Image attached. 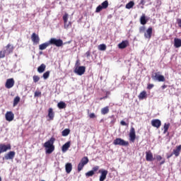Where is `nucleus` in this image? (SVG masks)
<instances>
[{
  "label": "nucleus",
  "instance_id": "nucleus-1",
  "mask_svg": "<svg viewBox=\"0 0 181 181\" xmlns=\"http://www.w3.org/2000/svg\"><path fill=\"white\" fill-rule=\"evenodd\" d=\"M54 141H56V139L54 137H51L49 140L46 141L44 144V148H47L46 153H52L53 151H54Z\"/></svg>",
  "mask_w": 181,
  "mask_h": 181
},
{
  "label": "nucleus",
  "instance_id": "nucleus-2",
  "mask_svg": "<svg viewBox=\"0 0 181 181\" xmlns=\"http://www.w3.org/2000/svg\"><path fill=\"white\" fill-rule=\"evenodd\" d=\"M151 78L154 81L165 82L166 79L163 75H160V72H155L151 74Z\"/></svg>",
  "mask_w": 181,
  "mask_h": 181
},
{
  "label": "nucleus",
  "instance_id": "nucleus-3",
  "mask_svg": "<svg viewBox=\"0 0 181 181\" xmlns=\"http://www.w3.org/2000/svg\"><path fill=\"white\" fill-rule=\"evenodd\" d=\"M90 162V160H88V157L85 156L81 158L80 163L78 165V172H81L83 170V168L87 165Z\"/></svg>",
  "mask_w": 181,
  "mask_h": 181
},
{
  "label": "nucleus",
  "instance_id": "nucleus-4",
  "mask_svg": "<svg viewBox=\"0 0 181 181\" xmlns=\"http://www.w3.org/2000/svg\"><path fill=\"white\" fill-rule=\"evenodd\" d=\"M113 145H119L120 146H128L129 145V142L121 138H117L113 141Z\"/></svg>",
  "mask_w": 181,
  "mask_h": 181
},
{
  "label": "nucleus",
  "instance_id": "nucleus-5",
  "mask_svg": "<svg viewBox=\"0 0 181 181\" xmlns=\"http://www.w3.org/2000/svg\"><path fill=\"white\" fill-rule=\"evenodd\" d=\"M49 42V45H53L57 47H62L63 46V40L62 39L51 38Z\"/></svg>",
  "mask_w": 181,
  "mask_h": 181
},
{
  "label": "nucleus",
  "instance_id": "nucleus-6",
  "mask_svg": "<svg viewBox=\"0 0 181 181\" xmlns=\"http://www.w3.org/2000/svg\"><path fill=\"white\" fill-rule=\"evenodd\" d=\"M12 149V146H11V144H0V153H4V152H6L7 151H11Z\"/></svg>",
  "mask_w": 181,
  "mask_h": 181
},
{
  "label": "nucleus",
  "instance_id": "nucleus-7",
  "mask_svg": "<svg viewBox=\"0 0 181 181\" xmlns=\"http://www.w3.org/2000/svg\"><path fill=\"white\" fill-rule=\"evenodd\" d=\"M129 136L130 142H135V139H136V134L135 133V128H134V127H131Z\"/></svg>",
  "mask_w": 181,
  "mask_h": 181
},
{
  "label": "nucleus",
  "instance_id": "nucleus-8",
  "mask_svg": "<svg viewBox=\"0 0 181 181\" xmlns=\"http://www.w3.org/2000/svg\"><path fill=\"white\" fill-rule=\"evenodd\" d=\"M74 73H76V74H78V76H83V74L86 73V66H77L74 69Z\"/></svg>",
  "mask_w": 181,
  "mask_h": 181
},
{
  "label": "nucleus",
  "instance_id": "nucleus-9",
  "mask_svg": "<svg viewBox=\"0 0 181 181\" xmlns=\"http://www.w3.org/2000/svg\"><path fill=\"white\" fill-rule=\"evenodd\" d=\"M99 173H100V176L99 179L100 181H104L105 180V179H107V175H108V170L101 169V170H99Z\"/></svg>",
  "mask_w": 181,
  "mask_h": 181
},
{
  "label": "nucleus",
  "instance_id": "nucleus-10",
  "mask_svg": "<svg viewBox=\"0 0 181 181\" xmlns=\"http://www.w3.org/2000/svg\"><path fill=\"white\" fill-rule=\"evenodd\" d=\"M31 40L33 42V45H39L40 37H39V35L36 34V33H33L31 35Z\"/></svg>",
  "mask_w": 181,
  "mask_h": 181
},
{
  "label": "nucleus",
  "instance_id": "nucleus-11",
  "mask_svg": "<svg viewBox=\"0 0 181 181\" xmlns=\"http://www.w3.org/2000/svg\"><path fill=\"white\" fill-rule=\"evenodd\" d=\"M151 125L154 128L159 129L160 128V126L162 125V122L159 119H153L151 120Z\"/></svg>",
  "mask_w": 181,
  "mask_h": 181
},
{
  "label": "nucleus",
  "instance_id": "nucleus-12",
  "mask_svg": "<svg viewBox=\"0 0 181 181\" xmlns=\"http://www.w3.org/2000/svg\"><path fill=\"white\" fill-rule=\"evenodd\" d=\"M15 86V80L13 78H8L6 81L5 87L6 88H12Z\"/></svg>",
  "mask_w": 181,
  "mask_h": 181
},
{
  "label": "nucleus",
  "instance_id": "nucleus-13",
  "mask_svg": "<svg viewBox=\"0 0 181 181\" xmlns=\"http://www.w3.org/2000/svg\"><path fill=\"white\" fill-rule=\"evenodd\" d=\"M146 160L147 162H152V160H154L153 153H152V151H148L146 152Z\"/></svg>",
  "mask_w": 181,
  "mask_h": 181
},
{
  "label": "nucleus",
  "instance_id": "nucleus-14",
  "mask_svg": "<svg viewBox=\"0 0 181 181\" xmlns=\"http://www.w3.org/2000/svg\"><path fill=\"white\" fill-rule=\"evenodd\" d=\"M47 117L48 121H53V119H54V112H53V108H49Z\"/></svg>",
  "mask_w": 181,
  "mask_h": 181
},
{
  "label": "nucleus",
  "instance_id": "nucleus-15",
  "mask_svg": "<svg viewBox=\"0 0 181 181\" xmlns=\"http://www.w3.org/2000/svg\"><path fill=\"white\" fill-rule=\"evenodd\" d=\"M13 118H15V115L12 112H7L6 113V119L11 122V121H13Z\"/></svg>",
  "mask_w": 181,
  "mask_h": 181
},
{
  "label": "nucleus",
  "instance_id": "nucleus-16",
  "mask_svg": "<svg viewBox=\"0 0 181 181\" xmlns=\"http://www.w3.org/2000/svg\"><path fill=\"white\" fill-rule=\"evenodd\" d=\"M144 37L146 39H151L152 37V27H149L146 33H144Z\"/></svg>",
  "mask_w": 181,
  "mask_h": 181
},
{
  "label": "nucleus",
  "instance_id": "nucleus-17",
  "mask_svg": "<svg viewBox=\"0 0 181 181\" xmlns=\"http://www.w3.org/2000/svg\"><path fill=\"white\" fill-rule=\"evenodd\" d=\"M13 49H15L13 45H11V44H8L6 46V53L7 54H11V53H13Z\"/></svg>",
  "mask_w": 181,
  "mask_h": 181
},
{
  "label": "nucleus",
  "instance_id": "nucleus-18",
  "mask_svg": "<svg viewBox=\"0 0 181 181\" xmlns=\"http://www.w3.org/2000/svg\"><path fill=\"white\" fill-rule=\"evenodd\" d=\"M16 153L15 151H9L5 156L4 158L6 160H9V159H13L15 158Z\"/></svg>",
  "mask_w": 181,
  "mask_h": 181
},
{
  "label": "nucleus",
  "instance_id": "nucleus-19",
  "mask_svg": "<svg viewBox=\"0 0 181 181\" xmlns=\"http://www.w3.org/2000/svg\"><path fill=\"white\" fill-rule=\"evenodd\" d=\"M129 46V42L128 40L122 41L121 43L118 45L119 49H125Z\"/></svg>",
  "mask_w": 181,
  "mask_h": 181
},
{
  "label": "nucleus",
  "instance_id": "nucleus-20",
  "mask_svg": "<svg viewBox=\"0 0 181 181\" xmlns=\"http://www.w3.org/2000/svg\"><path fill=\"white\" fill-rule=\"evenodd\" d=\"M63 21H64V28L65 29H69V25L67 24V21H69V14L68 13H65L64 16H63Z\"/></svg>",
  "mask_w": 181,
  "mask_h": 181
},
{
  "label": "nucleus",
  "instance_id": "nucleus-21",
  "mask_svg": "<svg viewBox=\"0 0 181 181\" xmlns=\"http://www.w3.org/2000/svg\"><path fill=\"white\" fill-rule=\"evenodd\" d=\"M174 47L176 49H179V47H181V39H180V38L174 39Z\"/></svg>",
  "mask_w": 181,
  "mask_h": 181
},
{
  "label": "nucleus",
  "instance_id": "nucleus-22",
  "mask_svg": "<svg viewBox=\"0 0 181 181\" xmlns=\"http://www.w3.org/2000/svg\"><path fill=\"white\" fill-rule=\"evenodd\" d=\"M50 46V43L48 42H46L45 43H42L39 45L40 50H45V49H47Z\"/></svg>",
  "mask_w": 181,
  "mask_h": 181
},
{
  "label": "nucleus",
  "instance_id": "nucleus-23",
  "mask_svg": "<svg viewBox=\"0 0 181 181\" xmlns=\"http://www.w3.org/2000/svg\"><path fill=\"white\" fill-rule=\"evenodd\" d=\"M71 144V143L70 141H67L66 143H65L62 148V152H67V151H69V148H70Z\"/></svg>",
  "mask_w": 181,
  "mask_h": 181
},
{
  "label": "nucleus",
  "instance_id": "nucleus-24",
  "mask_svg": "<svg viewBox=\"0 0 181 181\" xmlns=\"http://www.w3.org/2000/svg\"><path fill=\"white\" fill-rule=\"evenodd\" d=\"M65 169L66 173H70V172H71V170H73V165H71V163H66L65 165Z\"/></svg>",
  "mask_w": 181,
  "mask_h": 181
},
{
  "label": "nucleus",
  "instance_id": "nucleus-25",
  "mask_svg": "<svg viewBox=\"0 0 181 181\" xmlns=\"http://www.w3.org/2000/svg\"><path fill=\"white\" fill-rule=\"evenodd\" d=\"M110 112V107L108 106H106L101 109V115H105L106 114H108Z\"/></svg>",
  "mask_w": 181,
  "mask_h": 181
},
{
  "label": "nucleus",
  "instance_id": "nucleus-26",
  "mask_svg": "<svg viewBox=\"0 0 181 181\" xmlns=\"http://www.w3.org/2000/svg\"><path fill=\"white\" fill-rule=\"evenodd\" d=\"M146 22H148V21L146 20V16H145V14H143L140 18V23L141 25H146Z\"/></svg>",
  "mask_w": 181,
  "mask_h": 181
},
{
  "label": "nucleus",
  "instance_id": "nucleus-27",
  "mask_svg": "<svg viewBox=\"0 0 181 181\" xmlns=\"http://www.w3.org/2000/svg\"><path fill=\"white\" fill-rule=\"evenodd\" d=\"M147 95H148L146 94V91L143 90L142 92L140 93L138 98L140 100H144V98H146Z\"/></svg>",
  "mask_w": 181,
  "mask_h": 181
},
{
  "label": "nucleus",
  "instance_id": "nucleus-28",
  "mask_svg": "<svg viewBox=\"0 0 181 181\" xmlns=\"http://www.w3.org/2000/svg\"><path fill=\"white\" fill-rule=\"evenodd\" d=\"M57 107L58 108H59V110H63L66 108V107H67V105L66 104V103L61 101L57 104Z\"/></svg>",
  "mask_w": 181,
  "mask_h": 181
},
{
  "label": "nucleus",
  "instance_id": "nucleus-29",
  "mask_svg": "<svg viewBox=\"0 0 181 181\" xmlns=\"http://www.w3.org/2000/svg\"><path fill=\"white\" fill-rule=\"evenodd\" d=\"M46 70V65L45 64H42L38 68L37 71L38 73H43Z\"/></svg>",
  "mask_w": 181,
  "mask_h": 181
},
{
  "label": "nucleus",
  "instance_id": "nucleus-30",
  "mask_svg": "<svg viewBox=\"0 0 181 181\" xmlns=\"http://www.w3.org/2000/svg\"><path fill=\"white\" fill-rule=\"evenodd\" d=\"M21 101V97L16 96L13 100V107H16Z\"/></svg>",
  "mask_w": 181,
  "mask_h": 181
},
{
  "label": "nucleus",
  "instance_id": "nucleus-31",
  "mask_svg": "<svg viewBox=\"0 0 181 181\" xmlns=\"http://www.w3.org/2000/svg\"><path fill=\"white\" fill-rule=\"evenodd\" d=\"M134 5H135V3L132 1H131L128 4H126V8H127V9H131V8H134Z\"/></svg>",
  "mask_w": 181,
  "mask_h": 181
},
{
  "label": "nucleus",
  "instance_id": "nucleus-32",
  "mask_svg": "<svg viewBox=\"0 0 181 181\" xmlns=\"http://www.w3.org/2000/svg\"><path fill=\"white\" fill-rule=\"evenodd\" d=\"M108 1L107 0H105V1H103L100 6L103 8V9H107V8H108Z\"/></svg>",
  "mask_w": 181,
  "mask_h": 181
},
{
  "label": "nucleus",
  "instance_id": "nucleus-33",
  "mask_svg": "<svg viewBox=\"0 0 181 181\" xmlns=\"http://www.w3.org/2000/svg\"><path fill=\"white\" fill-rule=\"evenodd\" d=\"M69 134H70V129H65L62 132V136H67V135H69Z\"/></svg>",
  "mask_w": 181,
  "mask_h": 181
},
{
  "label": "nucleus",
  "instance_id": "nucleus-34",
  "mask_svg": "<svg viewBox=\"0 0 181 181\" xmlns=\"http://www.w3.org/2000/svg\"><path fill=\"white\" fill-rule=\"evenodd\" d=\"M169 127H170V123H168V124H166L165 123L164 124V132H163V134H166V132H168V129H169Z\"/></svg>",
  "mask_w": 181,
  "mask_h": 181
},
{
  "label": "nucleus",
  "instance_id": "nucleus-35",
  "mask_svg": "<svg viewBox=\"0 0 181 181\" xmlns=\"http://www.w3.org/2000/svg\"><path fill=\"white\" fill-rule=\"evenodd\" d=\"M49 76H50V71H47L45 73L43 74L42 77L45 80H47V78H49Z\"/></svg>",
  "mask_w": 181,
  "mask_h": 181
},
{
  "label": "nucleus",
  "instance_id": "nucleus-36",
  "mask_svg": "<svg viewBox=\"0 0 181 181\" xmlns=\"http://www.w3.org/2000/svg\"><path fill=\"white\" fill-rule=\"evenodd\" d=\"M98 49L102 51L107 50V45H105V44L100 45L98 46Z\"/></svg>",
  "mask_w": 181,
  "mask_h": 181
},
{
  "label": "nucleus",
  "instance_id": "nucleus-37",
  "mask_svg": "<svg viewBox=\"0 0 181 181\" xmlns=\"http://www.w3.org/2000/svg\"><path fill=\"white\" fill-rule=\"evenodd\" d=\"M94 174H95L94 171L90 170L88 173H86L85 175L86 177H91V176H94Z\"/></svg>",
  "mask_w": 181,
  "mask_h": 181
},
{
  "label": "nucleus",
  "instance_id": "nucleus-38",
  "mask_svg": "<svg viewBox=\"0 0 181 181\" xmlns=\"http://www.w3.org/2000/svg\"><path fill=\"white\" fill-rule=\"evenodd\" d=\"M33 80L34 83H37V81H39V80H40V77H39V76L35 75L33 77Z\"/></svg>",
  "mask_w": 181,
  "mask_h": 181
},
{
  "label": "nucleus",
  "instance_id": "nucleus-39",
  "mask_svg": "<svg viewBox=\"0 0 181 181\" xmlns=\"http://www.w3.org/2000/svg\"><path fill=\"white\" fill-rule=\"evenodd\" d=\"M6 54V51H0V59H4Z\"/></svg>",
  "mask_w": 181,
  "mask_h": 181
},
{
  "label": "nucleus",
  "instance_id": "nucleus-40",
  "mask_svg": "<svg viewBox=\"0 0 181 181\" xmlns=\"http://www.w3.org/2000/svg\"><path fill=\"white\" fill-rule=\"evenodd\" d=\"M104 8L101 6V5H99L95 10V12L98 13L99 12H101Z\"/></svg>",
  "mask_w": 181,
  "mask_h": 181
},
{
  "label": "nucleus",
  "instance_id": "nucleus-41",
  "mask_svg": "<svg viewBox=\"0 0 181 181\" xmlns=\"http://www.w3.org/2000/svg\"><path fill=\"white\" fill-rule=\"evenodd\" d=\"M42 96V92L37 90L34 93V97H41Z\"/></svg>",
  "mask_w": 181,
  "mask_h": 181
},
{
  "label": "nucleus",
  "instance_id": "nucleus-42",
  "mask_svg": "<svg viewBox=\"0 0 181 181\" xmlns=\"http://www.w3.org/2000/svg\"><path fill=\"white\" fill-rule=\"evenodd\" d=\"M98 169H100V166L96 165L92 168V172H93V173H95V172H97Z\"/></svg>",
  "mask_w": 181,
  "mask_h": 181
},
{
  "label": "nucleus",
  "instance_id": "nucleus-43",
  "mask_svg": "<svg viewBox=\"0 0 181 181\" xmlns=\"http://www.w3.org/2000/svg\"><path fill=\"white\" fill-rule=\"evenodd\" d=\"M145 26H141L139 28V33H144V32L145 31Z\"/></svg>",
  "mask_w": 181,
  "mask_h": 181
},
{
  "label": "nucleus",
  "instance_id": "nucleus-44",
  "mask_svg": "<svg viewBox=\"0 0 181 181\" xmlns=\"http://www.w3.org/2000/svg\"><path fill=\"white\" fill-rule=\"evenodd\" d=\"M153 87H154V85L152 84V83H150V84H148V85L147 86L148 90H152V88H153Z\"/></svg>",
  "mask_w": 181,
  "mask_h": 181
},
{
  "label": "nucleus",
  "instance_id": "nucleus-45",
  "mask_svg": "<svg viewBox=\"0 0 181 181\" xmlns=\"http://www.w3.org/2000/svg\"><path fill=\"white\" fill-rule=\"evenodd\" d=\"M120 124H121V125H122L123 127H127V125H128V124H127V122H125V121H124V120H122V121L120 122Z\"/></svg>",
  "mask_w": 181,
  "mask_h": 181
},
{
  "label": "nucleus",
  "instance_id": "nucleus-46",
  "mask_svg": "<svg viewBox=\"0 0 181 181\" xmlns=\"http://www.w3.org/2000/svg\"><path fill=\"white\" fill-rule=\"evenodd\" d=\"M85 56H86V57H90V56H91V52L87 51V52H86V54H85Z\"/></svg>",
  "mask_w": 181,
  "mask_h": 181
},
{
  "label": "nucleus",
  "instance_id": "nucleus-47",
  "mask_svg": "<svg viewBox=\"0 0 181 181\" xmlns=\"http://www.w3.org/2000/svg\"><path fill=\"white\" fill-rule=\"evenodd\" d=\"M156 158L158 161L162 160V156H161L158 155V156H156Z\"/></svg>",
  "mask_w": 181,
  "mask_h": 181
},
{
  "label": "nucleus",
  "instance_id": "nucleus-48",
  "mask_svg": "<svg viewBox=\"0 0 181 181\" xmlns=\"http://www.w3.org/2000/svg\"><path fill=\"white\" fill-rule=\"evenodd\" d=\"M95 114H94V113H90V115H89V117L90 118H91V119H93V118H95Z\"/></svg>",
  "mask_w": 181,
  "mask_h": 181
},
{
  "label": "nucleus",
  "instance_id": "nucleus-49",
  "mask_svg": "<svg viewBox=\"0 0 181 181\" xmlns=\"http://www.w3.org/2000/svg\"><path fill=\"white\" fill-rule=\"evenodd\" d=\"M173 153H171L169 155H167V159H170V158H172V156H173Z\"/></svg>",
  "mask_w": 181,
  "mask_h": 181
},
{
  "label": "nucleus",
  "instance_id": "nucleus-50",
  "mask_svg": "<svg viewBox=\"0 0 181 181\" xmlns=\"http://www.w3.org/2000/svg\"><path fill=\"white\" fill-rule=\"evenodd\" d=\"M177 22L178 26H179L180 28H181V19H177Z\"/></svg>",
  "mask_w": 181,
  "mask_h": 181
},
{
  "label": "nucleus",
  "instance_id": "nucleus-51",
  "mask_svg": "<svg viewBox=\"0 0 181 181\" xmlns=\"http://www.w3.org/2000/svg\"><path fill=\"white\" fill-rule=\"evenodd\" d=\"M140 5H145V0H141Z\"/></svg>",
  "mask_w": 181,
  "mask_h": 181
},
{
  "label": "nucleus",
  "instance_id": "nucleus-52",
  "mask_svg": "<svg viewBox=\"0 0 181 181\" xmlns=\"http://www.w3.org/2000/svg\"><path fill=\"white\" fill-rule=\"evenodd\" d=\"M166 87H168V86H166V85H163V86H161V88H162L163 90H165V88H166Z\"/></svg>",
  "mask_w": 181,
  "mask_h": 181
},
{
  "label": "nucleus",
  "instance_id": "nucleus-53",
  "mask_svg": "<svg viewBox=\"0 0 181 181\" xmlns=\"http://www.w3.org/2000/svg\"><path fill=\"white\" fill-rule=\"evenodd\" d=\"M163 163H165V159H163V160L160 163V165H163Z\"/></svg>",
  "mask_w": 181,
  "mask_h": 181
},
{
  "label": "nucleus",
  "instance_id": "nucleus-54",
  "mask_svg": "<svg viewBox=\"0 0 181 181\" xmlns=\"http://www.w3.org/2000/svg\"><path fill=\"white\" fill-rule=\"evenodd\" d=\"M103 100H105V99L108 98V96L107 95L104 96V97H103Z\"/></svg>",
  "mask_w": 181,
  "mask_h": 181
},
{
  "label": "nucleus",
  "instance_id": "nucleus-55",
  "mask_svg": "<svg viewBox=\"0 0 181 181\" xmlns=\"http://www.w3.org/2000/svg\"><path fill=\"white\" fill-rule=\"evenodd\" d=\"M100 100H104V98H100Z\"/></svg>",
  "mask_w": 181,
  "mask_h": 181
},
{
  "label": "nucleus",
  "instance_id": "nucleus-56",
  "mask_svg": "<svg viewBox=\"0 0 181 181\" xmlns=\"http://www.w3.org/2000/svg\"><path fill=\"white\" fill-rule=\"evenodd\" d=\"M0 181H2V178L0 177Z\"/></svg>",
  "mask_w": 181,
  "mask_h": 181
},
{
  "label": "nucleus",
  "instance_id": "nucleus-57",
  "mask_svg": "<svg viewBox=\"0 0 181 181\" xmlns=\"http://www.w3.org/2000/svg\"><path fill=\"white\" fill-rule=\"evenodd\" d=\"M69 25H71V23H69Z\"/></svg>",
  "mask_w": 181,
  "mask_h": 181
}]
</instances>
